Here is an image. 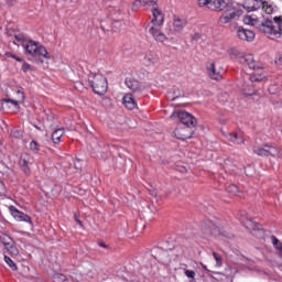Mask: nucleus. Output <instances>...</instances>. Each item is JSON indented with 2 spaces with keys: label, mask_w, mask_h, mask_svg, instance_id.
Wrapping results in <instances>:
<instances>
[{
  "label": "nucleus",
  "mask_w": 282,
  "mask_h": 282,
  "mask_svg": "<svg viewBox=\"0 0 282 282\" xmlns=\"http://www.w3.org/2000/svg\"><path fill=\"white\" fill-rule=\"evenodd\" d=\"M7 102H11V105H14V107H19V102L21 101H19V99H8Z\"/></svg>",
  "instance_id": "nucleus-47"
},
{
  "label": "nucleus",
  "mask_w": 282,
  "mask_h": 282,
  "mask_svg": "<svg viewBox=\"0 0 282 282\" xmlns=\"http://www.w3.org/2000/svg\"><path fill=\"white\" fill-rule=\"evenodd\" d=\"M148 10H151L152 12V25H155L156 28L164 25V13L158 6V0H154V4L150 6Z\"/></svg>",
  "instance_id": "nucleus-7"
},
{
  "label": "nucleus",
  "mask_w": 282,
  "mask_h": 282,
  "mask_svg": "<svg viewBox=\"0 0 282 282\" xmlns=\"http://www.w3.org/2000/svg\"><path fill=\"white\" fill-rule=\"evenodd\" d=\"M250 169H252L251 166H249V167H247L246 170H245V173H246V175H248V176H252V174H250L248 171H250Z\"/></svg>",
  "instance_id": "nucleus-50"
},
{
  "label": "nucleus",
  "mask_w": 282,
  "mask_h": 282,
  "mask_svg": "<svg viewBox=\"0 0 282 282\" xmlns=\"http://www.w3.org/2000/svg\"><path fill=\"white\" fill-rule=\"evenodd\" d=\"M22 69L23 72H28V69H30V64H23Z\"/></svg>",
  "instance_id": "nucleus-49"
},
{
  "label": "nucleus",
  "mask_w": 282,
  "mask_h": 282,
  "mask_svg": "<svg viewBox=\"0 0 282 282\" xmlns=\"http://www.w3.org/2000/svg\"><path fill=\"white\" fill-rule=\"evenodd\" d=\"M273 158H282V149L278 150V155H275Z\"/></svg>",
  "instance_id": "nucleus-51"
},
{
  "label": "nucleus",
  "mask_w": 282,
  "mask_h": 282,
  "mask_svg": "<svg viewBox=\"0 0 282 282\" xmlns=\"http://www.w3.org/2000/svg\"><path fill=\"white\" fill-rule=\"evenodd\" d=\"M0 185L3 186V183L0 182Z\"/></svg>",
  "instance_id": "nucleus-57"
},
{
  "label": "nucleus",
  "mask_w": 282,
  "mask_h": 282,
  "mask_svg": "<svg viewBox=\"0 0 282 282\" xmlns=\"http://www.w3.org/2000/svg\"><path fill=\"white\" fill-rule=\"evenodd\" d=\"M74 166L77 171H80V169H83V162L80 160H76Z\"/></svg>",
  "instance_id": "nucleus-44"
},
{
  "label": "nucleus",
  "mask_w": 282,
  "mask_h": 282,
  "mask_svg": "<svg viewBox=\"0 0 282 282\" xmlns=\"http://www.w3.org/2000/svg\"><path fill=\"white\" fill-rule=\"evenodd\" d=\"M88 83L98 96H105L107 94V89L109 84L107 83V78L102 74H90L88 76Z\"/></svg>",
  "instance_id": "nucleus-3"
},
{
  "label": "nucleus",
  "mask_w": 282,
  "mask_h": 282,
  "mask_svg": "<svg viewBox=\"0 0 282 282\" xmlns=\"http://www.w3.org/2000/svg\"><path fill=\"white\" fill-rule=\"evenodd\" d=\"M11 135H12V138H17L19 140V139L23 138V132H21L20 130H12Z\"/></svg>",
  "instance_id": "nucleus-39"
},
{
  "label": "nucleus",
  "mask_w": 282,
  "mask_h": 282,
  "mask_svg": "<svg viewBox=\"0 0 282 282\" xmlns=\"http://www.w3.org/2000/svg\"><path fill=\"white\" fill-rule=\"evenodd\" d=\"M275 65H279L282 67V55H278L274 61Z\"/></svg>",
  "instance_id": "nucleus-45"
},
{
  "label": "nucleus",
  "mask_w": 282,
  "mask_h": 282,
  "mask_svg": "<svg viewBox=\"0 0 282 282\" xmlns=\"http://www.w3.org/2000/svg\"><path fill=\"white\" fill-rule=\"evenodd\" d=\"M185 26H186V20L180 19V18L174 19V22H173L174 32H182Z\"/></svg>",
  "instance_id": "nucleus-27"
},
{
  "label": "nucleus",
  "mask_w": 282,
  "mask_h": 282,
  "mask_svg": "<svg viewBox=\"0 0 282 282\" xmlns=\"http://www.w3.org/2000/svg\"><path fill=\"white\" fill-rule=\"evenodd\" d=\"M123 105L126 109H129L130 111L135 109L138 107V102H135V99L133 98V95L127 94L122 98Z\"/></svg>",
  "instance_id": "nucleus-23"
},
{
  "label": "nucleus",
  "mask_w": 282,
  "mask_h": 282,
  "mask_svg": "<svg viewBox=\"0 0 282 282\" xmlns=\"http://www.w3.org/2000/svg\"><path fill=\"white\" fill-rule=\"evenodd\" d=\"M124 25V22L117 20L112 23V30H115V32H118V30H120V28H122Z\"/></svg>",
  "instance_id": "nucleus-38"
},
{
  "label": "nucleus",
  "mask_w": 282,
  "mask_h": 282,
  "mask_svg": "<svg viewBox=\"0 0 282 282\" xmlns=\"http://www.w3.org/2000/svg\"><path fill=\"white\" fill-rule=\"evenodd\" d=\"M151 195H153V197H158V192H152Z\"/></svg>",
  "instance_id": "nucleus-54"
},
{
  "label": "nucleus",
  "mask_w": 282,
  "mask_h": 282,
  "mask_svg": "<svg viewBox=\"0 0 282 282\" xmlns=\"http://www.w3.org/2000/svg\"><path fill=\"white\" fill-rule=\"evenodd\" d=\"M227 193H231V195H239V187H237V185H229L227 187Z\"/></svg>",
  "instance_id": "nucleus-35"
},
{
  "label": "nucleus",
  "mask_w": 282,
  "mask_h": 282,
  "mask_svg": "<svg viewBox=\"0 0 282 282\" xmlns=\"http://www.w3.org/2000/svg\"><path fill=\"white\" fill-rule=\"evenodd\" d=\"M1 243H3L4 248H8V243H12V238L11 237H3L1 238Z\"/></svg>",
  "instance_id": "nucleus-40"
},
{
  "label": "nucleus",
  "mask_w": 282,
  "mask_h": 282,
  "mask_svg": "<svg viewBox=\"0 0 282 282\" xmlns=\"http://www.w3.org/2000/svg\"><path fill=\"white\" fill-rule=\"evenodd\" d=\"M203 270H208L205 264H202Z\"/></svg>",
  "instance_id": "nucleus-55"
},
{
  "label": "nucleus",
  "mask_w": 282,
  "mask_h": 282,
  "mask_svg": "<svg viewBox=\"0 0 282 282\" xmlns=\"http://www.w3.org/2000/svg\"><path fill=\"white\" fill-rule=\"evenodd\" d=\"M53 281L54 282H67V276L63 273H55L53 275Z\"/></svg>",
  "instance_id": "nucleus-32"
},
{
  "label": "nucleus",
  "mask_w": 282,
  "mask_h": 282,
  "mask_svg": "<svg viewBox=\"0 0 282 282\" xmlns=\"http://www.w3.org/2000/svg\"><path fill=\"white\" fill-rule=\"evenodd\" d=\"M261 8L265 14H272V12H274V7L268 2L262 1Z\"/></svg>",
  "instance_id": "nucleus-29"
},
{
  "label": "nucleus",
  "mask_w": 282,
  "mask_h": 282,
  "mask_svg": "<svg viewBox=\"0 0 282 282\" xmlns=\"http://www.w3.org/2000/svg\"><path fill=\"white\" fill-rule=\"evenodd\" d=\"M154 4L155 0H134L132 3V10H140V8H145V10H149V8Z\"/></svg>",
  "instance_id": "nucleus-19"
},
{
  "label": "nucleus",
  "mask_w": 282,
  "mask_h": 282,
  "mask_svg": "<svg viewBox=\"0 0 282 282\" xmlns=\"http://www.w3.org/2000/svg\"><path fill=\"white\" fill-rule=\"evenodd\" d=\"M160 61L156 53L148 52L143 58V65L147 67H151V65H155Z\"/></svg>",
  "instance_id": "nucleus-20"
},
{
  "label": "nucleus",
  "mask_w": 282,
  "mask_h": 282,
  "mask_svg": "<svg viewBox=\"0 0 282 282\" xmlns=\"http://www.w3.org/2000/svg\"><path fill=\"white\" fill-rule=\"evenodd\" d=\"M259 32H262L271 41L281 39L282 35V17H274L273 19H264L260 23Z\"/></svg>",
  "instance_id": "nucleus-2"
},
{
  "label": "nucleus",
  "mask_w": 282,
  "mask_h": 282,
  "mask_svg": "<svg viewBox=\"0 0 282 282\" xmlns=\"http://www.w3.org/2000/svg\"><path fill=\"white\" fill-rule=\"evenodd\" d=\"M263 6V0H245L243 8L248 10V12H254V10H259Z\"/></svg>",
  "instance_id": "nucleus-17"
},
{
  "label": "nucleus",
  "mask_w": 282,
  "mask_h": 282,
  "mask_svg": "<svg viewBox=\"0 0 282 282\" xmlns=\"http://www.w3.org/2000/svg\"><path fill=\"white\" fill-rule=\"evenodd\" d=\"M99 246H100L101 248H107V245H105V242H99Z\"/></svg>",
  "instance_id": "nucleus-53"
},
{
  "label": "nucleus",
  "mask_w": 282,
  "mask_h": 282,
  "mask_svg": "<svg viewBox=\"0 0 282 282\" xmlns=\"http://www.w3.org/2000/svg\"><path fill=\"white\" fill-rule=\"evenodd\" d=\"M232 6V2H226V0H214L213 2H209L210 10H216L217 12H221V10H227V12H229Z\"/></svg>",
  "instance_id": "nucleus-13"
},
{
  "label": "nucleus",
  "mask_w": 282,
  "mask_h": 282,
  "mask_svg": "<svg viewBox=\"0 0 282 282\" xmlns=\"http://www.w3.org/2000/svg\"><path fill=\"white\" fill-rule=\"evenodd\" d=\"M237 35L240 39V41H248V42L254 41V36H256L252 30L243 29L241 26L238 28Z\"/></svg>",
  "instance_id": "nucleus-16"
},
{
  "label": "nucleus",
  "mask_w": 282,
  "mask_h": 282,
  "mask_svg": "<svg viewBox=\"0 0 282 282\" xmlns=\"http://www.w3.org/2000/svg\"><path fill=\"white\" fill-rule=\"evenodd\" d=\"M175 98H177V97L172 98V100H175Z\"/></svg>",
  "instance_id": "nucleus-56"
},
{
  "label": "nucleus",
  "mask_w": 282,
  "mask_h": 282,
  "mask_svg": "<svg viewBox=\"0 0 282 282\" xmlns=\"http://www.w3.org/2000/svg\"><path fill=\"white\" fill-rule=\"evenodd\" d=\"M124 83L128 89H130L131 91L142 90V84H140V82L133 77H127Z\"/></svg>",
  "instance_id": "nucleus-18"
},
{
  "label": "nucleus",
  "mask_w": 282,
  "mask_h": 282,
  "mask_svg": "<svg viewBox=\"0 0 282 282\" xmlns=\"http://www.w3.org/2000/svg\"><path fill=\"white\" fill-rule=\"evenodd\" d=\"M150 34L155 39V41H159V43H164L166 41V35L160 31V29L155 26H151L149 29Z\"/></svg>",
  "instance_id": "nucleus-25"
},
{
  "label": "nucleus",
  "mask_w": 282,
  "mask_h": 282,
  "mask_svg": "<svg viewBox=\"0 0 282 282\" xmlns=\"http://www.w3.org/2000/svg\"><path fill=\"white\" fill-rule=\"evenodd\" d=\"M7 246H8L7 250L10 252V254H13V257H17V254H19V249L14 247V242L7 243Z\"/></svg>",
  "instance_id": "nucleus-33"
},
{
  "label": "nucleus",
  "mask_w": 282,
  "mask_h": 282,
  "mask_svg": "<svg viewBox=\"0 0 282 282\" xmlns=\"http://www.w3.org/2000/svg\"><path fill=\"white\" fill-rule=\"evenodd\" d=\"M15 94L18 96L19 102H24L25 100V93H23V88L19 87L15 89Z\"/></svg>",
  "instance_id": "nucleus-34"
},
{
  "label": "nucleus",
  "mask_w": 282,
  "mask_h": 282,
  "mask_svg": "<svg viewBox=\"0 0 282 282\" xmlns=\"http://www.w3.org/2000/svg\"><path fill=\"white\" fill-rule=\"evenodd\" d=\"M154 258L158 259L160 263L166 265L171 259H169V250H164L162 248H155L153 250Z\"/></svg>",
  "instance_id": "nucleus-15"
},
{
  "label": "nucleus",
  "mask_w": 282,
  "mask_h": 282,
  "mask_svg": "<svg viewBox=\"0 0 282 282\" xmlns=\"http://www.w3.org/2000/svg\"><path fill=\"white\" fill-rule=\"evenodd\" d=\"M241 12L239 10H236L234 7H231L229 10H226V12L220 17L219 21L223 24L228 23L229 21H232V19L239 18Z\"/></svg>",
  "instance_id": "nucleus-14"
},
{
  "label": "nucleus",
  "mask_w": 282,
  "mask_h": 282,
  "mask_svg": "<svg viewBox=\"0 0 282 282\" xmlns=\"http://www.w3.org/2000/svg\"><path fill=\"white\" fill-rule=\"evenodd\" d=\"M253 153L260 158H273L279 155V149L272 144H264L263 148L254 147Z\"/></svg>",
  "instance_id": "nucleus-8"
},
{
  "label": "nucleus",
  "mask_w": 282,
  "mask_h": 282,
  "mask_svg": "<svg viewBox=\"0 0 282 282\" xmlns=\"http://www.w3.org/2000/svg\"><path fill=\"white\" fill-rule=\"evenodd\" d=\"M178 119L181 120L183 127H188L189 129H195V127H197V119H195L189 112H178Z\"/></svg>",
  "instance_id": "nucleus-11"
},
{
  "label": "nucleus",
  "mask_w": 282,
  "mask_h": 282,
  "mask_svg": "<svg viewBox=\"0 0 282 282\" xmlns=\"http://www.w3.org/2000/svg\"><path fill=\"white\" fill-rule=\"evenodd\" d=\"M34 164V158H32L30 154L28 153H22L19 160V166L21 169V171H23V173H25V175H30L31 170L30 166H32Z\"/></svg>",
  "instance_id": "nucleus-10"
},
{
  "label": "nucleus",
  "mask_w": 282,
  "mask_h": 282,
  "mask_svg": "<svg viewBox=\"0 0 282 282\" xmlns=\"http://www.w3.org/2000/svg\"><path fill=\"white\" fill-rule=\"evenodd\" d=\"M9 210L12 217H14L15 221H25V224H32V218L25 213L19 210L17 207L10 206Z\"/></svg>",
  "instance_id": "nucleus-12"
},
{
  "label": "nucleus",
  "mask_w": 282,
  "mask_h": 282,
  "mask_svg": "<svg viewBox=\"0 0 282 282\" xmlns=\"http://www.w3.org/2000/svg\"><path fill=\"white\" fill-rule=\"evenodd\" d=\"M199 39H202V35L199 33H196L194 36H193V41H199Z\"/></svg>",
  "instance_id": "nucleus-48"
},
{
  "label": "nucleus",
  "mask_w": 282,
  "mask_h": 282,
  "mask_svg": "<svg viewBox=\"0 0 282 282\" xmlns=\"http://www.w3.org/2000/svg\"><path fill=\"white\" fill-rule=\"evenodd\" d=\"M14 45H22L24 47V54L26 56H32L33 58H46L50 59V53L45 46L41 45V43L36 41H26L23 42V37L15 35V40L13 41Z\"/></svg>",
  "instance_id": "nucleus-1"
},
{
  "label": "nucleus",
  "mask_w": 282,
  "mask_h": 282,
  "mask_svg": "<svg viewBox=\"0 0 282 282\" xmlns=\"http://www.w3.org/2000/svg\"><path fill=\"white\" fill-rule=\"evenodd\" d=\"M4 261L8 263L9 268H11V270H17V263H14L10 257L4 256Z\"/></svg>",
  "instance_id": "nucleus-37"
},
{
  "label": "nucleus",
  "mask_w": 282,
  "mask_h": 282,
  "mask_svg": "<svg viewBox=\"0 0 282 282\" xmlns=\"http://www.w3.org/2000/svg\"><path fill=\"white\" fill-rule=\"evenodd\" d=\"M261 20H259V18H257V15H246L243 18V23L246 25H252L253 28H257V30H259L261 28Z\"/></svg>",
  "instance_id": "nucleus-24"
},
{
  "label": "nucleus",
  "mask_w": 282,
  "mask_h": 282,
  "mask_svg": "<svg viewBox=\"0 0 282 282\" xmlns=\"http://www.w3.org/2000/svg\"><path fill=\"white\" fill-rule=\"evenodd\" d=\"M210 1H213V0H199L198 6H200V7L208 6L210 3Z\"/></svg>",
  "instance_id": "nucleus-46"
},
{
  "label": "nucleus",
  "mask_w": 282,
  "mask_h": 282,
  "mask_svg": "<svg viewBox=\"0 0 282 282\" xmlns=\"http://www.w3.org/2000/svg\"><path fill=\"white\" fill-rule=\"evenodd\" d=\"M207 72L212 80H221V73L217 72V68H215V63H207Z\"/></svg>",
  "instance_id": "nucleus-21"
},
{
  "label": "nucleus",
  "mask_w": 282,
  "mask_h": 282,
  "mask_svg": "<svg viewBox=\"0 0 282 282\" xmlns=\"http://www.w3.org/2000/svg\"><path fill=\"white\" fill-rule=\"evenodd\" d=\"M30 149L31 151H39V143L36 141H31Z\"/></svg>",
  "instance_id": "nucleus-42"
},
{
  "label": "nucleus",
  "mask_w": 282,
  "mask_h": 282,
  "mask_svg": "<svg viewBox=\"0 0 282 282\" xmlns=\"http://www.w3.org/2000/svg\"><path fill=\"white\" fill-rule=\"evenodd\" d=\"M184 274L187 276V279H195V271L185 270Z\"/></svg>",
  "instance_id": "nucleus-41"
},
{
  "label": "nucleus",
  "mask_w": 282,
  "mask_h": 282,
  "mask_svg": "<svg viewBox=\"0 0 282 282\" xmlns=\"http://www.w3.org/2000/svg\"><path fill=\"white\" fill-rule=\"evenodd\" d=\"M271 241L275 250H279L280 253L282 254V242L274 236H271Z\"/></svg>",
  "instance_id": "nucleus-31"
},
{
  "label": "nucleus",
  "mask_w": 282,
  "mask_h": 282,
  "mask_svg": "<svg viewBox=\"0 0 282 282\" xmlns=\"http://www.w3.org/2000/svg\"><path fill=\"white\" fill-rule=\"evenodd\" d=\"M239 221H241L245 228L250 230L252 235H256V237L257 232H259V235H263V229H261V227L256 221H253V219L250 216H248V213L241 212L239 214Z\"/></svg>",
  "instance_id": "nucleus-6"
},
{
  "label": "nucleus",
  "mask_w": 282,
  "mask_h": 282,
  "mask_svg": "<svg viewBox=\"0 0 282 282\" xmlns=\"http://www.w3.org/2000/svg\"><path fill=\"white\" fill-rule=\"evenodd\" d=\"M173 133L174 138H177V140H191V138H193V133H195V129L186 126H180Z\"/></svg>",
  "instance_id": "nucleus-9"
},
{
  "label": "nucleus",
  "mask_w": 282,
  "mask_h": 282,
  "mask_svg": "<svg viewBox=\"0 0 282 282\" xmlns=\"http://www.w3.org/2000/svg\"><path fill=\"white\" fill-rule=\"evenodd\" d=\"M225 138L234 144H243V137L235 132L225 133Z\"/></svg>",
  "instance_id": "nucleus-26"
},
{
  "label": "nucleus",
  "mask_w": 282,
  "mask_h": 282,
  "mask_svg": "<svg viewBox=\"0 0 282 282\" xmlns=\"http://www.w3.org/2000/svg\"><path fill=\"white\" fill-rule=\"evenodd\" d=\"M246 80H249L252 85V83H260V80H263V77L261 75H247Z\"/></svg>",
  "instance_id": "nucleus-30"
},
{
  "label": "nucleus",
  "mask_w": 282,
  "mask_h": 282,
  "mask_svg": "<svg viewBox=\"0 0 282 282\" xmlns=\"http://www.w3.org/2000/svg\"><path fill=\"white\" fill-rule=\"evenodd\" d=\"M7 56L9 58H14L18 63H21V61H23L21 57H18L17 55H14L12 53H7Z\"/></svg>",
  "instance_id": "nucleus-43"
},
{
  "label": "nucleus",
  "mask_w": 282,
  "mask_h": 282,
  "mask_svg": "<svg viewBox=\"0 0 282 282\" xmlns=\"http://www.w3.org/2000/svg\"><path fill=\"white\" fill-rule=\"evenodd\" d=\"M241 91L243 96H254L257 94L254 86L248 79H245V83L241 84Z\"/></svg>",
  "instance_id": "nucleus-22"
},
{
  "label": "nucleus",
  "mask_w": 282,
  "mask_h": 282,
  "mask_svg": "<svg viewBox=\"0 0 282 282\" xmlns=\"http://www.w3.org/2000/svg\"><path fill=\"white\" fill-rule=\"evenodd\" d=\"M64 135H65V129L59 128L55 130L52 134V140L54 144H61V138H63Z\"/></svg>",
  "instance_id": "nucleus-28"
},
{
  "label": "nucleus",
  "mask_w": 282,
  "mask_h": 282,
  "mask_svg": "<svg viewBox=\"0 0 282 282\" xmlns=\"http://www.w3.org/2000/svg\"><path fill=\"white\" fill-rule=\"evenodd\" d=\"M75 220L77 221V224H79V226H83V221H80L76 216H75Z\"/></svg>",
  "instance_id": "nucleus-52"
},
{
  "label": "nucleus",
  "mask_w": 282,
  "mask_h": 282,
  "mask_svg": "<svg viewBox=\"0 0 282 282\" xmlns=\"http://www.w3.org/2000/svg\"><path fill=\"white\" fill-rule=\"evenodd\" d=\"M202 232L204 237H225L226 239H232V234L226 231V229L217 226L210 220L205 221L202 225Z\"/></svg>",
  "instance_id": "nucleus-4"
},
{
  "label": "nucleus",
  "mask_w": 282,
  "mask_h": 282,
  "mask_svg": "<svg viewBox=\"0 0 282 282\" xmlns=\"http://www.w3.org/2000/svg\"><path fill=\"white\" fill-rule=\"evenodd\" d=\"M230 54L236 56V61H238L240 65H246L249 69H259V63L254 61V55L239 53L237 50H231Z\"/></svg>",
  "instance_id": "nucleus-5"
},
{
  "label": "nucleus",
  "mask_w": 282,
  "mask_h": 282,
  "mask_svg": "<svg viewBox=\"0 0 282 282\" xmlns=\"http://www.w3.org/2000/svg\"><path fill=\"white\" fill-rule=\"evenodd\" d=\"M213 257H214V259L216 261V265L218 268H221V264H223V261H224L221 256H219L217 252H213Z\"/></svg>",
  "instance_id": "nucleus-36"
}]
</instances>
